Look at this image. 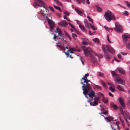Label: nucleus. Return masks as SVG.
I'll use <instances>...</instances> for the list:
<instances>
[{"mask_svg":"<svg viewBox=\"0 0 130 130\" xmlns=\"http://www.w3.org/2000/svg\"><path fill=\"white\" fill-rule=\"evenodd\" d=\"M47 20H48V23L49 24L50 27L51 29H53L55 25V23L49 18Z\"/></svg>","mask_w":130,"mask_h":130,"instance_id":"10","label":"nucleus"},{"mask_svg":"<svg viewBox=\"0 0 130 130\" xmlns=\"http://www.w3.org/2000/svg\"><path fill=\"white\" fill-rule=\"evenodd\" d=\"M115 27L114 29L118 32L121 33L123 31V29L121 26L117 22L115 23Z\"/></svg>","mask_w":130,"mask_h":130,"instance_id":"6","label":"nucleus"},{"mask_svg":"<svg viewBox=\"0 0 130 130\" xmlns=\"http://www.w3.org/2000/svg\"><path fill=\"white\" fill-rule=\"evenodd\" d=\"M130 37V35L128 34H124L122 36L123 42L126 43H127L128 39Z\"/></svg>","mask_w":130,"mask_h":130,"instance_id":"7","label":"nucleus"},{"mask_svg":"<svg viewBox=\"0 0 130 130\" xmlns=\"http://www.w3.org/2000/svg\"><path fill=\"white\" fill-rule=\"evenodd\" d=\"M60 48H61V49H63L64 50H65V47H63V46H61L60 47Z\"/></svg>","mask_w":130,"mask_h":130,"instance_id":"59","label":"nucleus"},{"mask_svg":"<svg viewBox=\"0 0 130 130\" xmlns=\"http://www.w3.org/2000/svg\"><path fill=\"white\" fill-rule=\"evenodd\" d=\"M104 27L107 31L110 32V30H109V28L108 27H106V26H105Z\"/></svg>","mask_w":130,"mask_h":130,"instance_id":"52","label":"nucleus"},{"mask_svg":"<svg viewBox=\"0 0 130 130\" xmlns=\"http://www.w3.org/2000/svg\"><path fill=\"white\" fill-rule=\"evenodd\" d=\"M86 0H76L77 3L79 4H80L82 3L83 4H84L85 3ZM86 3L88 5L90 4V2L89 0H86Z\"/></svg>","mask_w":130,"mask_h":130,"instance_id":"12","label":"nucleus"},{"mask_svg":"<svg viewBox=\"0 0 130 130\" xmlns=\"http://www.w3.org/2000/svg\"><path fill=\"white\" fill-rule=\"evenodd\" d=\"M105 119L107 120V122H110L111 121V119H110V118H109L108 117H106L105 118Z\"/></svg>","mask_w":130,"mask_h":130,"instance_id":"37","label":"nucleus"},{"mask_svg":"<svg viewBox=\"0 0 130 130\" xmlns=\"http://www.w3.org/2000/svg\"><path fill=\"white\" fill-rule=\"evenodd\" d=\"M58 4H59L60 3L59 2L58 0H54Z\"/></svg>","mask_w":130,"mask_h":130,"instance_id":"64","label":"nucleus"},{"mask_svg":"<svg viewBox=\"0 0 130 130\" xmlns=\"http://www.w3.org/2000/svg\"><path fill=\"white\" fill-rule=\"evenodd\" d=\"M89 74L88 73H87L85 74L84 77H83L81 79V81L82 80H84V83H88L89 82L90 80H88L87 79V77L89 76Z\"/></svg>","mask_w":130,"mask_h":130,"instance_id":"8","label":"nucleus"},{"mask_svg":"<svg viewBox=\"0 0 130 130\" xmlns=\"http://www.w3.org/2000/svg\"><path fill=\"white\" fill-rule=\"evenodd\" d=\"M118 100L119 101L120 104L122 106L123 108L125 107V104L124 103V102L123 100L121 98H119Z\"/></svg>","mask_w":130,"mask_h":130,"instance_id":"14","label":"nucleus"},{"mask_svg":"<svg viewBox=\"0 0 130 130\" xmlns=\"http://www.w3.org/2000/svg\"><path fill=\"white\" fill-rule=\"evenodd\" d=\"M109 89L112 92H114L116 90L115 88H113L111 86L109 87Z\"/></svg>","mask_w":130,"mask_h":130,"instance_id":"26","label":"nucleus"},{"mask_svg":"<svg viewBox=\"0 0 130 130\" xmlns=\"http://www.w3.org/2000/svg\"><path fill=\"white\" fill-rule=\"evenodd\" d=\"M75 10L77 13L80 15L82 16L83 15L82 12L80 10L75 8Z\"/></svg>","mask_w":130,"mask_h":130,"instance_id":"17","label":"nucleus"},{"mask_svg":"<svg viewBox=\"0 0 130 130\" xmlns=\"http://www.w3.org/2000/svg\"><path fill=\"white\" fill-rule=\"evenodd\" d=\"M123 113H124V116L125 115L126 116V115H127L128 113L126 111H124L123 112Z\"/></svg>","mask_w":130,"mask_h":130,"instance_id":"53","label":"nucleus"},{"mask_svg":"<svg viewBox=\"0 0 130 130\" xmlns=\"http://www.w3.org/2000/svg\"><path fill=\"white\" fill-rule=\"evenodd\" d=\"M108 94L109 95L111 96V97H113V95L112 94V93L110 92H109L108 93Z\"/></svg>","mask_w":130,"mask_h":130,"instance_id":"62","label":"nucleus"},{"mask_svg":"<svg viewBox=\"0 0 130 130\" xmlns=\"http://www.w3.org/2000/svg\"><path fill=\"white\" fill-rule=\"evenodd\" d=\"M102 48L104 52V57L106 59H110L111 58L110 56L106 52V51L113 54L115 51L110 46L108 45H104L102 46Z\"/></svg>","mask_w":130,"mask_h":130,"instance_id":"2","label":"nucleus"},{"mask_svg":"<svg viewBox=\"0 0 130 130\" xmlns=\"http://www.w3.org/2000/svg\"><path fill=\"white\" fill-rule=\"evenodd\" d=\"M87 18H88L89 21L92 23H93V20L89 16H87Z\"/></svg>","mask_w":130,"mask_h":130,"instance_id":"34","label":"nucleus"},{"mask_svg":"<svg viewBox=\"0 0 130 130\" xmlns=\"http://www.w3.org/2000/svg\"><path fill=\"white\" fill-rule=\"evenodd\" d=\"M102 83L103 86L104 87H106V84L103 82H102Z\"/></svg>","mask_w":130,"mask_h":130,"instance_id":"54","label":"nucleus"},{"mask_svg":"<svg viewBox=\"0 0 130 130\" xmlns=\"http://www.w3.org/2000/svg\"><path fill=\"white\" fill-rule=\"evenodd\" d=\"M99 98H97L96 97L94 98V100L93 102H91V100H88V102L90 103V105L93 106H95L97 105L98 104V102L99 101Z\"/></svg>","mask_w":130,"mask_h":130,"instance_id":"5","label":"nucleus"},{"mask_svg":"<svg viewBox=\"0 0 130 130\" xmlns=\"http://www.w3.org/2000/svg\"><path fill=\"white\" fill-rule=\"evenodd\" d=\"M54 7L56 9L59 10L60 11H61L62 10L58 6H55V5H54Z\"/></svg>","mask_w":130,"mask_h":130,"instance_id":"33","label":"nucleus"},{"mask_svg":"<svg viewBox=\"0 0 130 130\" xmlns=\"http://www.w3.org/2000/svg\"><path fill=\"white\" fill-rule=\"evenodd\" d=\"M107 40H108V41L110 43L111 42V41H110V40H109V39L108 35H107Z\"/></svg>","mask_w":130,"mask_h":130,"instance_id":"55","label":"nucleus"},{"mask_svg":"<svg viewBox=\"0 0 130 130\" xmlns=\"http://www.w3.org/2000/svg\"><path fill=\"white\" fill-rule=\"evenodd\" d=\"M58 36H60V37H63V35H64V34H62V32H61V33H60V34H58Z\"/></svg>","mask_w":130,"mask_h":130,"instance_id":"47","label":"nucleus"},{"mask_svg":"<svg viewBox=\"0 0 130 130\" xmlns=\"http://www.w3.org/2000/svg\"><path fill=\"white\" fill-rule=\"evenodd\" d=\"M88 41H83L82 42V43L83 44L85 45H88Z\"/></svg>","mask_w":130,"mask_h":130,"instance_id":"30","label":"nucleus"},{"mask_svg":"<svg viewBox=\"0 0 130 130\" xmlns=\"http://www.w3.org/2000/svg\"><path fill=\"white\" fill-rule=\"evenodd\" d=\"M120 120L121 122V123L122 124L123 126L124 127V121L123 120H122L121 118L120 117Z\"/></svg>","mask_w":130,"mask_h":130,"instance_id":"31","label":"nucleus"},{"mask_svg":"<svg viewBox=\"0 0 130 130\" xmlns=\"http://www.w3.org/2000/svg\"><path fill=\"white\" fill-rule=\"evenodd\" d=\"M91 27L92 29L93 30H95L96 29V28L94 26L91 25Z\"/></svg>","mask_w":130,"mask_h":130,"instance_id":"40","label":"nucleus"},{"mask_svg":"<svg viewBox=\"0 0 130 130\" xmlns=\"http://www.w3.org/2000/svg\"><path fill=\"white\" fill-rule=\"evenodd\" d=\"M65 54L67 57H68L69 56V53L68 51L65 52Z\"/></svg>","mask_w":130,"mask_h":130,"instance_id":"42","label":"nucleus"},{"mask_svg":"<svg viewBox=\"0 0 130 130\" xmlns=\"http://www.w3.org/2000/svg\"><path fill=\"white\" fill-rule=\"evenodd\" d=\"M118 70L119 72L123 74H124L125 73V70L121 68H118Z\"/></svg>","mask_w":130,"mask_h":130,"instance_id":"18","label":"nucleus"},{"mask_svg":"<svg viewBox=\"0 0 130 130\" xmlns=\"http://www.w3.org/2000/svg\"><path fill=\"white\" fill-rule=\"evenodd\" d=\"M123 13L126 15H128L129 14L128 12L126 11H124Z\"/></svg>","mask_w":130,"mask_h":130,"instance_id":"41","label":"nucleus"},{"mask_svg":"<svg viewBox=\"0 0 130 130\" xmlns=\"http://www.w3.org/2000/svg\"><path fill=\"white\" fill-rule=\"evenodd\" d=\"M104 16L105 19L108 22H110L111 20H116L114 14L113 12L109 11H107L105 12Z\"/></svg>","mask_w":130,"mask_h":130,"instance_id":"3","label":"nucleus"},{"mask_svg":"<svg viewBox=\"0 0 130 130\" xmlns=\"http://www.w3.org/2000/svg\"><path fill=\"white\" fill-rule=\"evenodd\" d=\"M96 10L98 11L101 12L102 10V8L100 7L97 6H96Z\"/></svg>","mask_w":130,"mask_h":130,"instance_id":"25","label":"nucleus"},{"mask_svg":"<svg viewBox=\"0 0 130 130\" xmlns=\"http://www.w3.org/2000/svg\"><path fill=\"white\" fill-rule=\"evenodd\" d=\"M115 80L118 84L124 85V81H123V80L121 78H116Z\"/></svg>","mask_w":130,"mask_h":130,"instance_id":"9","label":"nucleus"},{"mask_svg":"<svg viewBox=\"0 0 130 130\" xmlns=\"http://www.w3.org/2000/svg\"><path fill=\"white\" fill-rule=\"evenodd\" d=\"M62 32L61 29L58 28L57 27L56 28V30L55 31L56 33H58V34H60Z\"/></svg>","mask_w":130,"mask_h":130,"instance_id":"24","label":"nucleus"},{"mask_svg":"<svg viewBox=\"0 0 130 130\" xmlns=\"http://www.w3.org/2000/svg\"><path fill=\"white\" fill-rule=\"evenodd\" d=\"M82 86V90H83V93L85 95L90 91L91 89V86L88 83Z\"/></svg>","mask_w":130,"mask_h":130,"instance_id":"4","label":"nucleus"},{"mask_svg":"<svg viewBox=\"0 0 130 130\" xmlns=\"http://www.w3.org/2000/svg\"><path fill=\"white\" fill-rule=\"evenodd\" d=\"M64 13L67 15L69 16V13L67 11H65L64 12Z\"/></svg>","mask_w":130,"mask_h":130,"instance_id":"35","label":"nucleus"},{"mask_svg":"<svg viewBox=\"0 0 130 130\" xmlns=\"http://www.w3.org/2000/svg\"><path fill=\"white\" fill-rule=\"evenodd\" d=\"M114 105H115L113 103H111L110 104V105L111 107H113Z\"/></svg>","mask_w":130,"mask_h":130,"instance_id":"63","label":"nucleus"},{"mask_svg":"<svg viewBox=\"0 0 130 130\" xmlns=\"http://www.w3.org/2000/svg\"><path fill=\"white\" fill-rule=\"evenodd\" d=\"M118 58L119 59H120L121 58V55L120 54H118Z\"/></svg>","mask_w":130,"mask_h":130,"instance_id":"60","label":"nucleus"},{"mask_svg":"<svg viewBox=\"0 0 130 130\" xmlns=\"http://www.w3.org/2000/svg\"><path fill=\"white\" fill-rule=\"evenodd\" d=\"M88 95L91 98V100H92L93 97H94V98L97 97L96 95L95 94V92L93 90L91 91L89 93Z\"/></svg>","mask_w":130,"mask_h":130,"instance_id":"11","label":"nucleus"},{"mask_svg":"<svg viewBox=\"0 0 130 130\" xmlns=\"http://www.w3.org/2000/svg\"><path fill=\"white\" fill-rule=\"evenodd\" d=\"M35 8H36L37 6H39V4L37 2H36L33 4Z\"/></svg>","mask_w":130,"mask_h":130,"instance_id":"27","label":"nucleus"},{"mask_svg":"<svg viewBox=\"0 0 130 130\" xmlns=\"http://www.w3.org/2000/svg\"><path fill=\"white\" fill-rule=\"evenodd\" d=\"M103 74L102 73H99L98 74V75L99 76H102L103 75Z\"/></svg>","mask_w":130,"mask_h":130,"instance_id":"61","label":"nucleus"},{"mask_svg":"<svg viewBox=\"0 0 130 130\" xmlns=\"http://www.w3.org/2000/svg\"><path fill=\"white\" fill-rule=\"evenodd\" d=\"M42 14L45 17V20H47L48 19V16L47 15V13H44V12H43L42 13Z\"/></svg>","mask_w":130,"mask_h":130,"instance_id":"21","label":"nucleus"},{"mask_svg":"<svg viewBox=\"0 0 130 130\" xmlns=\"http://www.w3.org/2000/svg\"><path fill=\"white\" fill-rule=\"evenodd\" d=\"M126 117L129 120H130V116H129V113L127 115H126Z\"/></svg>","mask_w":130,"mask_h":130,"instance_id":"44","label":"nucleus"},{"mask_svg":"<svg viewBox=\"0 0 130 130\" xmlns=\"http://www.w3.org/2000/svg\"><path fill=\"white\" fill-rule=\"evenodd\" d=\"M95 42L96 43H98L99 42V39L96 38H95L94 39H93Z\"/></svg>","mask_w":130,"mask_h":130,"instance_id":"28","label":"nucleus"},{"mask_svg":"<svg viewBox=\"0 0 130 130\" xmlns=\"http://www.w3.org/2000/svg\"><path fill=\"white\" fill-rule=\"evenodd\" d=\"M73 30H74L75 32H76L77 33H78V34H79L80 33L78 32V31L76 29H75V28Z\"/></svg>","mask_w":130,"mask_h":130,"instance_id":"49","label":"nucleus"},{"mask_svg":"<svg viewBox=\"0 0 130 130\" xmlns=\"http://www.w3.org/2000/svg\"><path fill=\"white\" fill-rule=\"evenodd\" d=\"M111 73L112 75L113 76H116V77H118L119 76V75L118 74H117L115 71H112L111 72Z\"/></svg>","mask_w":130,"mask_h":130,"instance_id":"22","label":"nucleus"},{"mask_svg":"<svg viewBox=\"0 0 130 130\" xmlns=\"http://www.w3.org/2000/svg\"><path fill=\"white\" fill-rule=\"evenodd\" d=\"M68 24L73 29L75 28L74 26L72 24L70 23H68Z\"/></svg>","mask_w":130,"mask_h":130,"instance_id":"38","label":"nucleus"},{"mask_svg":"<svg viewBox=\"0 0 130 130\" xmlns=\"http://www.w3.org/2000/svg\"><path fill=\"white\" fill-rule=\"evenodd\" d=\"M102 101L105 103H107L108 102V99L106 97H104L102 99Z\"/></svg>","mask_w":130,"mask_h":130,"instance_id":"19","label":"nucleus"},{"mask_svg":"<svg viewBox=\"0 0 130 130\" xmlns=\"http://www.w3.org/2000/svg\"><path fill=\"white\" fill-rule=\"evenodd\" d=\"M119 109L121 113L122 114L124 117H125V116L124 115V113H123V111L122 108L121 106H119Z\"/></svg>","mask_w":130,"mask_h":130,"instance_id":"23","label":"nucleus"},{"mask_svg":"<svg viewBox=\"0 0 130 130\" xmlns=\"http://www.w3.org/2000/svg\"><path fill=\"white\" fill-rule=\"evenodd\" d=\"M95 87L97 88L98 89H101V87L97 85H96L95 86Z\"/></svg>","mask_w":130,"mask_h":130,"instance_id":"48","label":"nucleus"},{"mask_svg":"<svg viewBox=\"0 0 130 130\" xmlns=\"http://www.w3.org/2000/svg\"><path fill=\"white\" fill-rule=\"evenodd\" d=\"M117 88L120 91H123L124 90V88L122 86L119 85L117 86Z\"/></svg>","mask_w":130,"mask_h":130,"instance_id":"16","label":"nucleus"},{"mask_svg":"<svg viewBox=\"0 0 130 130\" xmlns=\"http://www.w3.org/2000/svg\"><path fill=\"white\" fill-rule=\"evenodd\" d=\"M48 8L52 11H53V12L54 11V8L52 7L49 6L48 7Z\"/></svg>","mask_w":130,"mask_h":130,"instance_id":"43","label":"nucleus"},{"mask_svg":"<svg viewBox=\"0 0 130 130\" xmlns=\"http://www.w3.org/2000/svg\"><path fill=\"white\" fill-rule=\"evenodd\" d=\"M119 121H117L116 122V125L117 126H119Z\"/></svg>","mask_w":130,"mask_h":130,"instance_id":"56","label":"nucleus"},{"mask_svg":"<svg viewBox=\"0 0 130 130\" xmlns=\"http://www.w3.org/2000/svg\"><path fill=\"white\" fill-rule=\"evenodd\" d=\"M64 33L65 35L67 36V37L69 35L68 33L66 31H64Z\"/></svg>","mask_w":130,"mask_h":130,"instance_id":"57","label":"nucleus"},{"mask_svg":"<svg viewBox=\"0 0 130 130\" xmlns=\"http://www.w3.org/2000/svg\"><path fill=\"white\" fill-rule=\"evenodd\" d=\"M113 107V108L115 109H117L118 108V107L116 105H115Z\"/></svg>","mask_w":130,"mask_h":130,"instance_id":"50","label":"nucleus"},{"mask_svg":"<svg viewBox=\"0 0 130 130\" xmlns=\"http://www.w3.org/2000/svg\"><path fill=\"white\" fill-rule=\"evenodd\" d=\"M68 51H69L70 53H74V52L73 51V50L71 48H70L68 49Z\"/></svg>","mask_w":130,"mask_h":130,"instance_id":"36","label":"nucleus"},{"mask_svg":"<svg viewBox=\"0 0 130 130\" xmlns=\"http://www.w3.org/2000/svg\"><path fill=\"white\" fill-rule=\"evenodd\" d=\"M84 51V53L85 55L87 57H89L91 59L92 62L94 64H95L96 62V60L94 57L91 55L93 52L90 47L85 48V46H82Z\"/></svg>","mask_w":130,"mask_h":130,"instance_id":"1","label":"nucleus"},{"mask_svg":"<svg viewBox=\"0 0 130 130\" xmlns=\"http://www.w3.org/2000/svg\"><path fill=\"white\" fill-rule=\"evenodd\" d=\"M125 2L127 6L128 7L130 8V4L127 1H125Z\"/></svg>","mask_w":130,"mask_h":130,"instance_id":"39","label":"nucleus"},{"mask_svg":"<svg viewBox=\"0 0 130 130\" xmlns=\"http://www.w3.org/2000/svg\"><path fill=\"white\" fill-rule=\"evenodd\" d=\"M58 25L59 26L66 27L67 25V23L65 20L62 21L61 22L59 23Z\"/></svg>","mask_w":130,"mask_h":130,"instance_id":"13","label":"nucleus"},{"mask_svg":"<svg viewBox=\"0 0 130 130\" xmlns=\"http://www.w3.org/2000/svg\"><path fill=\"white\" fill-rule=\"evenodd\" d=\"M60 48H61V49H63L64 50H65V47H63V46H61L60 47Z\"/></svg>","mask_w":130,"mask_h":130,"instance_id":"58","label":"nucleus"},{"mask_svg":"<svg viewBox=\"0 0 130 130\" xmlns=\"http://www.w3.org/2000/svg\"><path fill=\"white\" fill-rule=\"evenodd\" d=\"M84 23L86 27L89 29L90 28V27L91 26V24H89L86 20H84Z\"/></svg>","mask_w":130,"mask_h":130,"instance_id":"15","label":"nucleus"},{"mask_svg":"<svg viewBox=\"0 0 130 130\" xmlns=\"http://www.w3.org/2000/svg\"><path fill=\"white\" fill-rule=\"evenodd\" d=\"M82 40L83 41H88V40L86 38H82Z\"/></svg>","mask_w":130,"mask_h":130,"instance_id":"51","label":"nucleus"},{"mask_svg":"<svg viewBox=\"0 0 130 130\" xmlns=\"http://www.w3.org/2000/svg\"><path fill=\"white\" fill-rule=\"evenodd\" d=\"M102 114H104L105 115H107L108 114V112L107 111H104L103 112L101 113Z\"/></svg>","mask_w":130,"mask_h":130,"instance_id":"45","label":"nucleus"},{"mask_svg":"<svg viewBox=\"0 0 130 130\" xmlns=\"http://www.w3.org/2000/svg\"><path fill=\"white\" fill-rule=\"evenodd\" d=\"M124 118V119L126 121V122L128 126H130V124L129 121L127 120V119L125 118V117Z\"/></svg>","mask_w":130,"mask_h":130,"instance_id":"32","label":"nucleus"},{"mask_svg":"<svg viewBox=\"0 0 130 130\" xmlns=\"http://www.w3.org/2000/svg\"><path fill=\"white\" fill-rule=\"evenodd\" d=\"M72 37L74 40H76V38L75 37H77V36L76 34H75L73 33L72 34Z\"/></svg>","mask_w":130,"mask_h":130,"instance_id":"29","label":"nucleus"},{"mask_svg":"<svg viewBox=\"0 0 130 130\" xmlns=\"http://www.w3.org/2000/svg\"><path fill=\"white\" fill-rule=\"evenodd\" d=\"M79 27L83 31H86V29L84 26L79 25Z\"/></svg>","mask_w":130,"mask_h":130,"instance_id":"20","label":"nucleus"},{"mask_svg":"<svg viewBox=\"0 0 130 130\" xmlns=\"http://www.w3.org/2000/svg\"><path fill=\"white\" fill-rule=\"evenodd\" d=\"M53 34L54 35V36L53 37V39L55 40L56 38L57 37V36H56V35L55 34Z\"/></svg>","mask_w":130,"mask_h":130,"instance_id":"46","label":"nucleus"}]
</instances>
